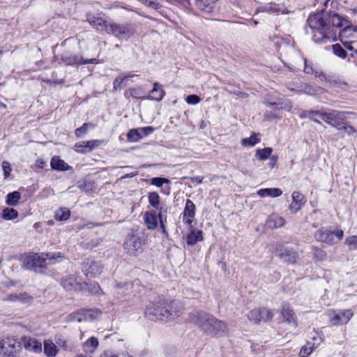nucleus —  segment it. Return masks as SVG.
Masks as SVG:
<instances>
[{
    "instance_id": "nucleus-1",
    "label": "nucleus",
    "mask_w": 357,
    "mask_h": 357,
    "mask_svg": "<svg viewBox=\"0 0 357 357\" xmlns=\"http://www.w3.org/2000/svg\"><path fill=\"white\" fill-rule=\"evenodd\" d=\"M330 0H324V8L319 13L310 15L307 19V33H311L312 40L317 43H326L335 40L337 28L344 29L340 32L343 34L351 28L350 21L336 13L328 11Z\"/></svg>"
},
{
    "instance_id": "nucleus-2",
    "label": "nucleus",
    "mask_w": 357,
    "mask_h": 357,
    "mask_svg": "<svg viewBox=\"0 0 357 357\" xmlns=\"http://www.w3.org/2000/svg\"><path fill=\"white\" fill-rule=\"evenodd\" d=\"M181 312L182 307L178 301L168 303L165 298H159L157 302L150 303L145 314L152 321H165L178 317Z\"/></svg>"
},
{
    "instance_id": "nucleus-3",
    "label": "nucleus",
    "mask_w": 357,
    "mask_h": 357,
    "mask_svg": "<svg viewBox=\"0 0 357 357\" xmlns=\"http://www.w3.org/2000/svg\"><path fill=\"white\" fill-rule=\"evenodd\" d=\"M189 321L197 325L205 333L222 336L228 332L227 324L211 314L202 311H193L189 314Z\"/></svg>"
},
{
    "instance_id": "nucleus-4",
    "label": "nucleus",
    "mask_w": 357,
    "mask_h": 357,
    "mask_svg": "<svg viewBox=\"0 0 357 357\" xmlns=\"http://www.w3.org/2000/svg\"><path fill=\"white\" fill-rule=\"evenodd\" d=\"M63 256L58 253L29 254L22 258V268L35 272H39L47 265L60 261Z\"/></svg>"
},
{
    "instance_id": "nucleus-5",
    "label": "nucleus",
    "mask_w": 357,
    "mask_h": 357,
    "mask_svg": "<svg viewBox=\"0 0 357 357\" xmlns=\"http://www.w3.org/2000/svg\"><path fill=\"white\" fill-rule=\"evenodd\" d=\"M316 113L324 121L337 130L344 123V121H347L349 115L354 114V113L351 112L335 109H328L324 110V112H317Z\"/></svg>"
},
{
    "instance_id": "nucleus-6",
    "label": "nucleus",
    "mask_w": 357,
    "mask_h": 357,
    "mask_svg": "<svg viewBox=\"0 0 357 357\" xmlns=\"http://www.w3.org/2000/svg\"><path fill=\"white\" fill-rule=\"evenodd\" d=\"M108 29V34L119 40H128L136 32V26L133 23H117L112 22Z\"/></svg>"
},
{
    "instance_id": "nucleus-7",
    "label": "nucleus",
    "mask_w": 357,
    "mask_h": 357,
    "mask_svg": "<svg viewBox=\"0 0 357 357\" xmlns=\"http://www.w3.org/2000/svg\"><path fill=\"white\" fill-rule=\"evenodd\" d=\"M144 240L138 234H128L123 243L125 252L130 256H138L144 251Z\"/></svg>"
},
{
    "instance_id": "nucleus-8",
    "label": "nucleus",
    "mask_w": 357,
    "mask_h": 357,
    "mask_svg": "<svg viewBox=\"0 0 357 357\" xmlns=\"http://www.w3.org/2000/svg\"><path fill=\"white\" fill-rule=\"evenodd\" d=\"M21 349V343L15 339L6 338L0 342V354L3 357H17Z\"/></svg>"
},
{
    "instance_id": "nucleus-9",
    "label": "nucleus",
    "mask_w": 357,
    "mask_h": 357,
    "mask_svg": "<svg viewBox=\"0 0 357 357\" xmlns=\"http://www.w3.org/2000/svg\"><path fill=\"white\" fill-rule=\"evenodd\" d=\"M329 322L332 326L347 324L352 317L353 312L351 310L333 311L329 313Z\"/></svg>"
},
{
    "instance_id": "nucleus-10",
    "label": "nucleus",
    "mask_w": 357,
    "mask_h": 357,
    "mask_svg": "<svg viewBox=\"0 0 357 357\" xmlns=\"http://www.w3.org/2000/svg\"><path fill=\"white\" fill-rule=\"evenodd\" d=\"M61 60L67 66H75L89 63H98L96 59H84L82 56L75 54L65 53L61 56Z\"/></svg>"
},
{
    "instance_id": "nucleus-11",
    "label": "nucleus",
    "mask_w": 357,
    "mask_h": 357,
    "mask_svg": "<svg viewBox=\"0 0 357 357\" xmlns=\"http://www.w3.org/2000/svg\"><path fill=\"white\" fill-rule=\"evenodd\" d=\"M154 130L152 126L131 129L127 134L128 140L132 142H139L143 137L152 134Z\"/></svg>"
},
{
    "instance_id": "nucleus-12",
    "label": "nucleus",
    "mask_w": 357,
    "mask_h": 357,
    "mask_svg": "<svg viewBox=\"0 0 357 357\" xmlns=\"http://www.w3.org/2000/svg\"><path fill=\"white\" fill-rule=\"evenodd\" d=\"M80 280L73 275H70L63 279L61 284L68 291H79L86 288V283H82Z\"/></svg>"
},
{
    "instance_id": "nucleus-13",
    "label": "nucleus",
    "mask_w": 357,
    "mask_h": 357,
    "mask_svg": "<svg viewBox=\"0 0 357 357\" xmlns=\"http://www.w3.org/2000/svg\"><path fill=\"white\" fill-rule=\"evenodd\" d=\"M276 255L288 264H295L297 259V253L289 248L279 245L276 248Z\"/></svg>"
},
{
    "instance_id": "nucleus-14",
    "label": "nucleus",
    "mask_w": 357,
    "mask_h": 357,
    "mask_svg": "<svg viewBox=\"0 0 357 357\" xmlns=\"http://www.w3.org/2000/svg\"><path fill=\"white\" fill-rule=\"evenodd\" d=\"M321 342V337L316 334L315 336L312 337V341H308L304 346L302 347L299 353V356L301 357H307L316 348L319 347Z\"/></svg>"
},
{
    "instance_id": "nucleus-15",
    "label": "nucleus",
    "mask_w": 357,
    "mask_h": 357,
    "mask_svg": "<svg viewBox=\"0 0 357 357\" xmlns=\"http://www.w3.org/2000/svg\"><path fill=\"white\" fill-rule=\"evenodd\" d=\"M86 20L97 31H105L108 34L107 28L109 27L112 22H108L102 17H96L93 15H88Z\"/></svg>"
},
{
    "instance_id": "nucleus-16",
    "label": "nucleus",
    "mask_w": 357,
    "mask_h": 357,
    "mask_svg": "<svg viewBox=\"0 0 357 357\" xmlns=\"http://www.w3.org/2000/svg\"><path fill=\"white\" fill-rule=\"evenodd\" d=\"M292 202L289 206V209L292 213L298 212L306 203L305 197L299 192L294 191L291 194Z\"/></svg>"
},
{
    "instance_id": "nucleus-17",
    "label": "nucleus",
    "mask_w": 357,
    "mask_h": 357,
    "mask_svg": "<svg viewBox=\"0 0 357 357\" xmlns=\"http://www.w3.org/2000/svg\"><path fill=\"white\" fill-rule=\"evenodd\" d=\"M314 238L319 241L329 244L336 243L333 232L326 229H320L317 230L314 234Z\"/></svg>"
},
{
    "instance_id": "nucleus-18",
    "label": "nucleus",
    "mask_w": 357,
    "mask_h": 357,
    "mask_svg": "<svg viewBox=\"0 0 357 357\" xmlns=\"http://www.w3.org/2000/svg\"><path fill=\"white\" fill-rule=\"evenodd\" d=\"M195 205L190 199H187L183 213L184 222L190 225L195 217Z\"/></svg>"
},
{
    "instance_id": "nucleus-19",
    "label": "nucleus",
    "mask_w": 357,
    "mask_h": 357,
    "mask_svg": "<svg viewBox=\"0 0 357 357\" xmlns=\"http://www.w3.org/2000/svg\"><path fill=\"white\" fill-rule=\"evenodd\" d=\"M281 317L284 321L287 322L289 324L292 325L294 328L297 326L295 314L289 305L284 304L281 311Z\"/></svg>"
},
{
    "instance_id": "nucleus-20",
    "label": "nucleus",
    "mask_w": 357,
    "mask_h": 357,
    "mask_svg": "<svg viewBox=\"0 0 357 357\" xmlns=\"http://www.w3.org/2000/svg\"><path fill=\"white\" fill-rule=\"evenodd\" d=\"M7 301L21 303H29L32 301L33 298L27 293L21 294H11L4 299Z\"/></svg>"
},
{
    "instance_id": "nucleus-21",
    "label": "nucleus",
    "mask_w": 357,
    "mask_h": 357,
    "mask_svg": "<svg viewBox=\"0 0 357 357\" xmlns=\"http://www.w3.org/2000/svg\"><path fill=\"white\" fill-rule=\"evenodd\" d=\"M52 169L56 171H67L72 169V167L68 165L64 160H61L58 156H54L50 162Z\"/></svg>"
},
{
    "instance_id": "nucleus-22",
    "label": "nucleus",
    "mask_w": 357,
    "mask_h": 357,
    "mask_svg": "<svg viewBox=\"0 0 357 357\" xmlns=\"http://www.w3.org/2000/svg\"><path fill=\"white\" fill-rule=\"evenodd\" d=\"M284 219L275 213L271 214L266 220V225L268 227L271 229L281 227L284 226Z\"/></svg>"
},
{
    "instance_id": "nucleus-23",
    "label": "nucleus",
    "mask_w": 357,
    "mask_h": 357,
    "mask_svg": "<svg viewBox=\"0 0 357 357\" xmlns=\"http://www.w3.org/2000/svg\"><path fill=\"white\" fill-rule=\"evenodd\" d=\"M144 220L149 229H155L158 227V218L155 211L146 212L144 215Z\"/></svg>"
},
{
    "instance_id": "nucleus-24",
    "label": "nucleus",
    "mask_w": 357,
    "mask_h": 357,
    "mask_svg": "<svg viewBox=\"0 0 357 357\" xmlns=\"http://www.w3.org/2000/svg\"><path fill=\"white\" fill-rule=\"evenodd\" d=\"M165 94V92L163 91L159 84L155 82L153 84V89L150 91V96L146 97L145 98L155 101H160L163 98Z\"/></svg>"
},
{
    "instance_id": "nucleus-25",
    "label": "nucleus",
    "mask_w": 357,
    "mask_h": 357,
    "mask_svg": "<svg viewBox=\"0 0 357 357\" xmlns=\"http://www.w3.org/2000/svg\"><path fill=\"white\" fill-rule=\"evenodd\" d=\"M102 266L97 261H92L89 267L84 270L86 276L95 277L99 275L102 271Z\"/></svg>"
},
{
    "instance_id": "nucleus-26",
    "label": "nucleus",
    "mask_w": 357,
    "mask_h": 357,
    "mask_svg": "<svg viewBox=\"0 0 357 357\" xmlns=\"http://www.w3.org/2000/svg\"><path fill=\"white\" fill-rule=\"evenodd\" d=\"M282 194V191L280 188H264L257 191V195L261 197H278Z\"/></svg>"
},
{
    "instance_id": "nucleus-27",
    "label": "nucleus",
    "mask_w": 357,
    "mask_h": 357,
    "mask_svg": "<svg viewBox=\"0 0 357 357\" xmlns=\"http://www.w3.org/2000/svg\"><path fill=\"white\" fill-rule=\"evenodd\" d=\"M214 0H195V6L200 10L211 13L213 9Z\"/></svg>"
},
{
    "instance_id": "nucleus-28",
    "label": "nucleus",
    "mask_w": 357,
    "mask_h": 357,
    "mask_svg": "<svg viewBox=\"0 0 357 357\" xmlns=\"http://www.w3.org/2000/svg\"><path fill=\"white\" fill-rule=\"evenodd\" d=\"M202 231L201 230H192L187 236V243L189 245H194L198 241H202Z\"/></svg>"
},
{
    "instance_id": "nucleus-29",
    "label": "nucleus",
    "mask_w": 357,
    "mask_h": 357,
    "mask_svg": "<svg viewBox=\"0 0 357 357\" xmlns=\"http://www.w3.org/2000/svg\"><path fill=\"white\" fill-rule=\"evenodd\" d=\"M273 153V149L271 147H266L264 149H257L255 151V156L259 160H265L269 158Z\"/></svg>"
},
{
    "instance_id": "nucleus-30",
    "label": "nucleus",
    "mask_w": 357,
    "mask_h": 357,
    "mask_svg": "<svg viewBox=\"0 0 357 357\" xmlns=\"http://www.w3.org/2000/svg\"><path fill=\"white\" fill-rule=\"evenodd\" d=\"M134 77V75L125 76L123 77H117L114 81L113 88L114 90H121L124 86L128 85V82L130 77Z\"/></svg>"
},
{
    "instance_id": "nucleus-31",
    "label": "nucleus",
    "mask_w": 357,
    "mask_h": 357,
    "mask_svg": "<svg viewBox=\"0 0 357 357\" xmlns=\"http://www.w3.org/2000/svg\"><path fill=\"white\" fill-rule=\"evenodd\" d=\"M44 351L48 356H55L57 354L56 346L50 340L45 341Z\"/></svg>"
},
{
    "instance_id": "nucleus-32",
    "label": "nucleus",
    "mask_w": 357,
    "mask_h": 357,
    "mask_svg": "<svg viewBox=\"0 0 357 357\" xmlns=\"http://www.w3.org/2000/svg\"><path fill=\"white\" fill-rule=\"evenodd\" d=\"M20 193L17 191L10 192L6 197V204L8 206H16L20 199Z\"/></svg>"
},
{
    "instance_id": "nucleus-33",
    "label": "nucleus",
    "mask_w": 357,
    "mask_h": 357,
    "mask_svg": "<svg viewBox=\"0 0 357 357\" xmlns=\"http://www.w3.org/2000/svg\"><path fill=\"white\" fill-rule=\"evenodd\" d=\"M70 215V211L68 208H61L55 213V219L59 221L67 220Z\"/></svg>"
},
{
    "instance_id": "nucleus-34",
    "label": "nucleus",
    "mask_w": 357,
    "mask_h": 357,
    "mask_svg": "<svg viewBox=\"0 0 357 357\" xmlns=\"http://www.w3.org/2000/svg\"><path fill=\"white\" fill-rule=\"evenodd\" d=\"M83 311L86 321H93L98 319L101 314V311L97 309H83Z\"/></svg>"
},
{
    "instance_id": "nucleus-35",
    "label": "nucleus",
    "mask_w": 357,
    "mask_h": 357,
    "mask_svg": "<svg viewBox=\"0 0 357 357\" xmlns=\"http://www.w3.org/2000/svg\"><path fill=\"white\" fill-rule=\"evenodd\" d=\"M148 199L149 204L155 208H158L160 206V197L156 192H151L148 194Z\"/></svg>"
},
{
    "instance_id": "nucleus-36",
    "label": "nucleus",
    "mask_w": 357,
    "mask_h": 357,
    "mask_svg": "<svg viewBox=\"0 0 357 357\" xmlns=\"http://www.w3.org/2000/svg\"><path fill=\"white\" fill-rule=\"evenodd\" d=\"M260 142L256 134L252 135L250 137L243 138L241 140V144L244 146H253Z\"/></svg>"
},
{
    "instance_id": "nucleus-37",
    "label": "nucleus",
    "mask_w": 357,
    "mask_h": 357,
    "mask_svg": "<svg viewBox=\"0 0 357 357\" xmlns=\"http://www.w3.org/2000/svg\"><path fill=\"white\" fill-rule=\"evenodd\" d=\"M338 130L343 131L350 136H357V130L354 126L348 124L347 121H344V123L340 126V128H339Z\"/></svg>"
},
{
    "instance_id": "nucleus-38",
    "label": "nucleus",
    "mask_w": 357,
    "mask_h": 357,
    "mask_svg": "<svg viewBox=\"0 0 357 357\" xmlns=\"http://www.w3.org/2000/svg\"><path fill=\"white\" fill-rule=\"evenodd\" d=\"M18 215L17 211L13 208H6L2 213V218L5 220H13Z\"/></svg>"
},
{
    "instance_id": "nucleus-39",
    "label": "nucleus",
    "mask_w": 357,
    "mask_h": 357,
    "mask_svg": "<svg viewBox=\"0 0 357 357\" xmlns=\"http://www.w3.org/2000/svg\"><path fill=\"white\" fill-rule=\"evenodd\" d=\"M103 143V141L98 139H93L89 141H85V149L86 153L91 152L93 149L99 147Z\"/></svg>"
},
{
    "instance_id": "nucleus-40",
    "label": "nucleus",
    "mask_w": 357,
    "mask_h": 357,
    "mask_svg": "<svg viewBox=\"0 0 357 357\" xmlns=\"http://www.w3.org/2000/svg\"><path fill=\"white\" fill-rule=\"evenodd\" d=\"M333 52L337 56L341 59H345L347 56L346 50L338 43L334 44L331 46Z\"/></svg>"
},
{
    "instance_id": "nucleus-41",
    "label": "nucleus",
    "mask_w": 357,
    "mask_h": 357,
    "mask_svg": "<svg viewBox=\"0 0 357 357\" xmlns=\"http://www.w3.org/2000/svg\"><path fill=\"white\" fill-rule=\"evenodd\" d=\"M248 317L250 321H253L256 323H258L260 321H261L260 317V308L254 309L250 311L249 314H248Z\"/></svg>"
},
{
    "instance_id": "nucleus-42",
    "label": "nucleus",
    "mask_w": 357,
    "mask_h": 357,
    "mask_svg": "<svg viewBox=\"0 0 357 357\" xmlns=\"http://www.w3.org/2000/svg\"><path fill=\"white\" fill-rule=\"evenodd\" d=\"M260 317L261 320L268 321L273 318V313L269 309L265 307L260 308Z\"/></svg>"
},
{
    "instance_id": "nucleus-43",
    "label": "nucleus",
    "mask_w": 357,
    "mask_h": 357,
    "mask_svg": "<svg viewBox=\"0 0 357 357\" xmlns=\"http://www.w3.org/2000/svg\"><path fill=\"white\" fill-rule=\"evenodd\" d=\"M84 346L89 348V351L93 352L98 346V340L96 337H92L88 340Z\"/></svg>"
},
{
    "instance_id": "nucleus-44",
    "label": "nucleus",
    "mask_w": 357,
    "mask_h": 357,
    "mask_svg": "<svg viewBox=\"0 0 357 357\" xmlns=\"http://www.w3.org/2000/svg\"><path fill=\"white\" fill-rule=\"evenodd\" d=\"M345 243L348 245L349 250L357 249V236H351L346 238Z\"/></svg>"
},
{
    "instance_id": "nucleus-45",
    "label": "nucleus",
    "mask_w": 357,
    "mask_h": 357,
    "mask_svg": "<svg viewBox=\"0 0 357 357\" xmlns=\"http://www.w3.org/2000/svg\"><path fill=\"white\" fill-rule=\"evenodd\" d=\"M170 181L166 178L154 177L151 179V183L157 187H161L164 183L168 184Z\"/></svg>"
},
{
    "instance_id": "nucleus-46",
    "label": "nucleus",
    "mask_w": 357,
    "mask_h": 357,
    "mask_svg": "<svg viewBox=\"0 0 357 357\" xmlns=\"http://www.w3.org/2000/svg\"><path fill=\"white\" fill-rule=\"evenodd\" d=\"M89 124L84 123L81 127L77 128L75 131V134L77 137H83L88 131V127Z\"/></svg>"
},
{
    "instance_id": "nucleus-47",
    "label": "nucleus",
    "mask_w": 357,
    "mask_h": 357,
    "mask_svg": "<svg viewBox=\"0 0 357 357\" xmlns=\"http://www.w3.org/2000/svg\"><path fill=\"white\" fill-rule=\"evenodd\" d=\"M159 210L157 218H159L160 222H166L167 221V207L165 206L161 205L158 208Z\"/></svg>"
},
{
    "instance_id": "nucleus-48",
    "label": "nucleus",
    "mask_w": 357,
    "mask_h": 357,
    "mask_svg": "<svg viewBox=\"0 0 357 357\" xmlns=\"http://www.w3.org/2000/svg\"><path fill=\"white\" fill-rule=\"evenodd\" d=\"M1 166L3 171L4 178H8L12 171L10 163L7 161H3L1 164Z\"/></svg>"
},
{
    "instance_id": "nucleus-49",
    "label": "nucleus",
    "mask_w": 357,
    "mask_h": 357,
    "mask_svg": "<svg viewBox=\"0 0 357 357\" xmlns=\"http://www.w3.org/2000/svg\"><path fill=\"white\" fill-rule=\"evenodd\" d=\"M324 112V109H321V110H308L307 113H308V118L310 119H311L312 121H313L314 122L318 123V124H321V121L317 119L316 118V116H319L317 115V114L316 112Z\"/></svg>"
},
{
    "instance_id": "nucleus-50",
    "label": "nucleus",
    "mask_w": 357,
    "mask_h": 357,
    "mask_svg": "<svg viewBox=\"0 0 357 357\" xmlns=\"http://www.w3.org/2000/svg\"><path fill=\"white\" fill-rule=\"evenodd\" d=\"M185 100L188 104L197 105L201 101V99L198 96L192 94V95L188 96L186 97Z\"/></svg>"
},
{
    "instance_id": "nucleus-51",
    "label": "nucleus",
    "mask_w": 357,
    "mask_h": 357,
    "mask_svg": "<svg viewBox=\"0 0 357 357\" xmlns=\"http://www.w3.org/2000/svg\"><path fill=\"white\" fill-rule=\"evenodd\" d=\"M280 104H278V103H275V102H269L267 103V105L269 106V107H273V109L274 110H276V109H287V110H290L291 108V106L290 105V104H287L286 103L284 106L282 105H280L279 106Z\"/></svg>"
},
{
    "instance_id": "nucleus-52",
    "label": "nucleus",
    "mask_w": 357,
    "mask_h": 357,
    "mask_svg": "<svg viewBox=\"0 0 357 357\" xmlns=\"http://www.w3.org/2000/svg\"><path fill=\"white\" fill-rule=\"evenodd\" d=\"M343 44L347 50L357 53V43L355 40L343 42Z\"/></svg>"
},
{
    "instance_id": "nucleus-53",
    "label": "nucleus",
    "mask_w": 357,
    "mask_h": 357,
    "mask_svg": "<svg viewBox=\"0 0 357 357\" xmlns=\"http://www.w3.org/2000/svg\"><path fill=\"white\" fill-rule=\"evenodd\" d=\"M130 95L135 98H141L142 92L139 88L129 89Z\"/></svg>"
},
{
    "instance_id": "nucleus-54",
    "label": "nucleus",
    "mask_w": 357,
    "mask_h": 357,
    "mask_svg": "<svg viewBox=\"0 0 357 357\" xmlns=\"http://www.w3.org/2000/svg\"><path fill=\"white\" fill-rule=\"evenodd\" d=\"M83 143H85V141H82V142H77L75 144V151H77V153H86V151L85 149V144H83Z\"/></svg>"
},
{
    "instance_id": "nucleus-55",
    "label": "nucleus",
    "mask_w": 357,
    "mask_h": 357,
    "mask_svg": "<svg viewBox=\"0 0 357 357\" xmlns=\"http://www.w3.org/2000/svg\"><path fill=\"white\" fill-rule=\"evenodd\" d=\"M66 321L67 322H72V321H75L79 322V318L77 317V311L68 314L66 317Z\"/></svg>"
},
{
    "instance_id": "nucleus-56",
    "label": "nucleus",
    "mask_w": 357,
    "mask_h": 357,
    "mask_svg": "<svg viewBox=\"0 0 357 357\" xmlns=\"http://www.w3.org/2000/svg\"><path fill=\"white\" fill-rule=\"evenodd\" d=\"M314 257L319 260H323L326 257L325 252L323 250L318 248L314 249Z\"/></svg>"
},
{
    "instance_id": "nucleus-57",
    "label": "nucleus",
    "mask_w": 357,
    "mask_h": 357,
    "mask_svg": "<svg viewBox=\"0 0 357 357\" xmlns=\"http://www.w3.org/2000/svg\"><path fill=\"white\" fill-rule=\"evenodd\" d=\"M269 158H270V161L268 162V165L269 166V167L271 169H273L276 166V164L278 162V155H271V157Z\"/></svg>"
},
{
    "instance_id": "nucleus-58",
    "label": "nucleus",
    "mask_w": 357,
    "mask_h": 357,
    "mask_svg": "<svg viewBox=\"0 0 357 357\" xmlns=\"http://www.w3.org/2000/svg\"><path fill=\"white\" fill-rule=\"evenodd\" d=\"M334 234L335 238H336L337 240H340L344 236V232L342 229H337L335 231H333Z\"/></svg>"
},
{
    "instance_id": "nucleus-59",
    "label": "nucleus",
    "mask_w": 357,
    "mask_h": 357,
    "mask_svg": "<svg viewBox=\"0 0 357 357\" xmlns=\"http://www.w3.org/2000/svg\"><path fill=\"white\" fill-rule=\"evenodd\" d=\"M77 317L79 318V322L86 321V317H84L83 309L77 310Z\"/></svg>"
},
{
    "instance_id": "nucleus-60",
    "label": "nucleus",
    "mask_w": 357,
    "mask_h": 357,
    "mask_svg": "<svg viewBox=\"0 0 357 357\" xmlns=\"http://www.w3.org/2000/svg\"><path fill=\"white\" fill-rule=\"evenodd\" d=\"M204 178L202 176H195L191 178V181L192 183H197V184H200L203 182Z\"/></svg>"
},
{
    "instance_id": "nucleus-61",
    "label": "nucleus",
    "mask_w": 357,
    "mask_h": 357,
    "mask_svg": "<svg viewBox=\"0 0 357 357\" xmlns=\"http://www.w3.org/2000/svg\"><path fill=\"white\" fill-rule=\"evenodd\" d=\"M36 165L38 168L43 169L45 167L46 162L43 161L42 159H38L36 160Z\"/></svg>"
},
{
    "instance_id": "nucleus-62",
    "label": "nucleus",
    "mask_w": 357,
    "mask_h": 357,
    "mask_svg": "<svg viewBox=\"0 0 357 357\" xmlns=\"http://www.w3.org/2000/svg\"><path fill=\"white\" fill-rule=\"evenodd\" d=\"M56 343L61 347H63L64 349H67L66 342L65 340H63L61 338L58 337L56 340Z\"/></svg>"
},
{
    "instance_id": "nucleus-63",
    "label": "nucleus",
    "mask_w": 357,
    "mask_h": 357,
    "mask_svg": "<svg viewBox=\"0 0 357 357\" xmlns=\"http://www.w3.org/2000/svg\"><path fill=\"white\" fill-rule=\"evenodd\" d=\"M147 6L154 9H158L159 8V4L155 1L150 0Z\"/></svg>"
},
{
    "instance_id": "nucleus-64",
    "label": "nucleus",
    "mask_w": 357,
    "mask_h": 357,
    "mask_svg": "<svg viewBox=\"0 0 357 357\" xmlns=\"http://www.w3.org/2000/svg\"><path fill=\"white\" fill-rule=\"evenodd\" d=\"M264 116L265 118L268 120H271L278 117L276 114H273L272 113H266Z\"/></svg>"
}]
</instances>
